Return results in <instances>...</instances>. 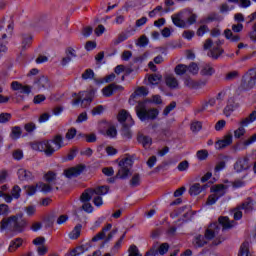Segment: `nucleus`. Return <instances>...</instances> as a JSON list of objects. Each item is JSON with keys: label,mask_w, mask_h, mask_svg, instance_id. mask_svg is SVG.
Returning <instances> with one entry per match:
<instances>
[{"label": "nucleus", "mask_w": 256, "mask_h": 256, "mask_svg": "<svg viewBox=\"0 0 256 256\" xmlns=\"http://www.w3.org/2000/svg\"><path fill=\"white\" fill-rule=\"evenodd\" d=\"M11 121V113H1L0 123H9Z\"/></svg>", "instance_id": "62"}, {"label": "nucleus", "mask_w": 256, "mask_h": 256, "mask_svg": "<svg viewBox=\"0 0 256 256\" xmlns=\"http://www.w3.org/2000/svg\"><path fill=\"white\" fill-rule=\"evenodd\" d=\"M65 55L66 56L63 57L61 60L62 67H67V65H69V63H71V61H73L75 57H77V54L75 53V49H73L72 47H68L65 50Z\"/></svg>", "instance_id": "12"}, {"label": "nucleus", "mask_w": 256, "mask_h": 256, "mask_svg": "<svg viewBox=\"0 0 256 256\" xmlns=\"http://www.w3.org/2000/svg\"><path fill=\"white\" fill-rule=\"evenodd\" d=\"M55 221H57V214L55 212H52L45 220V227H53Z\"/></svg>", "instance_id": "33"}, {"label": "nucleus", "mask_w": 256, "mask_h": 256, "mask_svg": "<svg viewBox=\"0 0 256 256\" xmlns=\"http://www.w3.org/2000/svg\"><path fill=\"white\" fill-rule=\"evenodd\" d=\"M144 101H146V105H147V103H155V105H161V103H163V100L161 99L160 95H154L152 97V100L151 99H146Z\"/></svg>", "instance_id": "53"}, {"label": "nucleus", "mask_w": 256, "mask_h": 256, "mask_svg": "<svg viewBox=\"0 0 256 256\" xmlns=\"http://www.w3.org/2000/svg\"><path fill=\"white\" fill-rule=\"evenodd\" d=\"M63 145V135L57 134L51 140H45L42 142H35L32 144V149L34 151H40L46 155V157H53L55 151L62 149Z\"/></svg>", "instance_id": "2"}, {"label": "nucleus", "mask_w": 256, "mask_h": 256, "mask_svg": "<svg viewBox=\"0 0 256 256\" xmlns=\"http://www.w3.org/2000/svg\"><path fill=\"white\" fill-rule=\"evenodd\" d=\"M83 171H85V165H78V166L69 168L68 170H65L64 175L68 179H71V177H79V175H81Z\"/></svg>", "instance_id": "11"}, {"label": "nucleus", "mask_w": 256, "mask_h": 256, "mask_svg": "<svg viewBox=\"0 0 256 256\" xmlns=\"http://www.w3.org/2000/svg\"><path fill=\"white\" fill-rule=\"evenodd\" d=\"M256 85V69H250L241 80L240 89L249 91Z\"/></svg>", "instance_id": "7"}, {"label": "nucleus", "mask_w": 256, "mask_h": 256, "mask_svg": "<svg viewBox=\"0 0 256 256\" xmlns=\"http://www.w3.org/2000/svg\"><path fill=\"white\" fill-rule=\"evenodd\" d=\"M192 243H193V246L195 247V249H199V248L205 247V245H207V240L205 239V236L199 234V235L195 236Z\"/></svg>", "instance_id": "22"}, {"label": "nucleus", "mask_w": 256, "mask_h": 256, "mask_svg": "<svg viewBox=\"0 0 256 256\" xmlns=\"http://www.w3.org/2000/svg\"><path fill=\"white\" fill-rule=\"evenodd\" d=\"M35 83L39 90L51 89V82L49 81V78L45 76L40 77Z\"/></svg>", "instance_id": "19"}, {"label": "nucleus", "mask_w": 256, "mask_h": 256, "mask_svg": "<svg viewBox=\"0 0 256 256\" xmlns=\"http://www.w3.org/2000/svg\"><path fill=\"white\" fill-rule=\"evenodd\" d=\"M81 229H83V225L77 224L69 233L70 239H79V237H81Z\"/></svg>", "instance_id": "32"}, {"label": "nucleus", "mask_w": 256, "mask_h": 256, "mask_svg": "<svg viewBox=\"0 0 256 256\" xmlns=\"http://www.w3.org/2000/svg\"><path fill=\"white\" fill-rule=\"evenodd\" d=\"M255 120H256V111L254 110L252 113L249 114L248 117L240 121V125H242V127H248L250 123H253V121Z\"/></svg>", "instance_id": "26"}, {"label": "nucleus", "mask_w": 256, "mask_h": 256, "mask_svg": "<svg viewBox=\"0 0 256 256\" xmlns=\"http://www.w3.org/2000/svg\"><path fill=\"white\" fill-rule=\"evenodd\" d=\"M207 21H223V17L215 12L208 15Z\"/></svg>", "instance_id": "59"}, {"label": "nucleus", "mask_w": 256, "mask_h": 256, "mask_svg": "<svg viewBox=\"0 0 256 256\" xmlns=\"http://www.w3.org/2000/svg\"><path fill=\"white\" fill-rule=\"evenodd\" d=\"M177 107V102L173 101L171 102L168 106L165 107V109L163 110V115L165 117H167V115H169V113H171V111H173V109H175Z\"/></svg>", "instance_id": "52"}, {"label": "nucleus", "mask_w": 256, "mask_h": 256, "mask_svg": "<svg viewBox=\"0 0 256 256\" xmlns=\"http://www.w3.org/2000/svg\"><path fill=\"white\" fill-rule=\"evenodd\" d=\"M137 95H143V97H146V95H149V90H147V88H145L144 86L139 87L132 95L131 98L135 99V97H137Z\"/></svg>", "instance_id": "40"}, {"label": "nucleus", "mask_w": 256, "mask_h": 256, "mask_svg": "<svg viewBox=\"0 0 256 256\" xmlns=\"http://www.w3.org/2000/svg\"><path fill=\"white\" fill-rule=\"evenodd\" d=\"M82 79L84 81H87V79H95V72L93 71V69L91 68L86 69L82 74Z\"/></svg>", "instance_id": "45"}, {"label": "nucleus", "mask_w": 256, "mask_h": 256, "mask_svg": "<svg viewBox=\"0 0 256 256\" xmlns=\"http://www.w3.org/2000/svg\"><path fill=\"white\" fill-rule=\"evenodd\" d=\"M205 189H207V185H203L201 186V184L199 183H195L194 185H192L189 189V193L191 196H197L199 195L202 191H205Z\"/></svg>", "instance_id": "21"}, {"label": "nucleus", "mask_w": 256, "mask_h": 256, "mask_svg": "<svg viewBox=\"0 0 256 256\" xmlns=\"http://www.w3.org/2000/svg\"><path fill=\"white\" fill-rule=\"evenodd\" d=\"M139 185H141V175H139V173H136L130 180V186L139 187Z\"/></svg>", "instance_id": "43"}, {"label": "nucleus", "mask_w": 256, "mask_h": 256, "mask_svg": "<svg viewBox=\"0 0 256 256\" xmlns=\"http://www.w3.org/2000/svg\"><path fill=\"white\" fill-rule=\"evenodd\" d=\"M28 226L29 222L23 217V213L3 218L0 221V231L9 229L12 233H24Z\"/></svg>", "instance_id": "3"}, {"label": "nucleus", "mask_w": 256, "mask_h": 256, "mask_svg": "<svg viewBox=\"0 0 256 256\" xmlns=\"http://www.w3.org/2000/svg\"><path fill=\"white\" fill-rule=\"evenodd\" d=\"M201 129H203V124L201 122L196 121L191 124V131H193V133H199Z\"/></svg>", "instance_id": "54"}, {"label": "nucleus", "mask_w": 256, "mask_h": 256, "mask_svg": "<svg viewBox=\"0 0 256 256\" xmlns=\"http://www.w3.org/2000/svg\"><path fill=\"white\" fill-rule=\"evenodd\" d=\"M238 256H249V243L247 241L241 244Z\"/></svg>", "instance_id": "37"}, {"label": "nucleus", "mask_w": 256, "mask_h": 256, "mask_svg": "<svg viewBox=\"0 0 256 256\" xmlns=\"http://www.w3.org/2000/svg\"><path fill=\"white\" fill-rule=\"evenodd\" d=\"M157 250V255H165L169 251V243H162Z\"/></svg>", "instance_id": "51"}, {"label": "nucleus", "mask_w": 256, "mask_h": 256, "mask_svg": "<svg viewBox=\"0 0 256 256\" xmlns=\"http://www.w3.org/2000/svg\"><path fill=\"white\" fill-rule=\"evenodd\" d=\"M161 79H163L161 74H151L148 77V81L151 83V85H159V83H161Z\"/></svg>", "instance_id": "35"}, {"label": "nucleus", "mask_w": 256, "mask_h": 256, "mask_svg": "<svg viewBox=\"0 0 256 256\" xmlns=\"http://www.w3.org/2000/svg\"><path fill=\"white\" fill-rule=\"evenodd\" d=\"M233 143V134L228 133L226 134L223 139L218 140L215 142V149L218 151H221V149H225L226 147H229Z\"/></svg>", "instance_id": "9"}, {"label": "nucleus", "mask_w": 256, "mask_h": 256, "mask_svg": "<svg viewBox=\"0 0 256 256\" xmlns=\"http://www.w3.org/2000/svg\"><path fill=\"white\" fill-rule=\"evenodd\" d=\"M202 77H211L215 75V68L209 64H204L200 70Z\"/></svg>", "instance_id": "20"}, {"label": "nucleus", "mask_w": 256, "mask_h": 256, "mask_svg": "<svg viewBox=\"0 0 256 256\" xmlns=\"http://www.w3.org/2000/svg\"><path fill=\"white\" fill-rule=\"evenodd\" d=\"M133 125H135V122H131L129 124H123L122 135L123 137H125V139H131V137H133L130 130V128L133 127Z\"/></svg>", "instance_id": "27"}, {"label": "nucleus", "mask_w": 256, "mask_h": 256, "mask_svg": "<svg viewBox=\"0 0 256 256\" xmlns=\"http://www.w3.org/2000/svg\"><path fill=\"white\" fill-rule=\"evenodd\" d=\"M178 171H187L189 169V161L184 160L180 162L177 166Z\"/></svg>", "instance_id": "63"}, {"label": "nucleus", "mask_w": 256, "mask_h": 256, "mask_svg": "<svg viewBox=\"0 0 256 256\" xmlns=\"http://www.w3.org/2000/svg\"><path fill=\"white\" fill-rule=\"evenodd\" d=\"M234 169L236 173H243V171H249V169H251V163H249V157L239 158L234 164Z\"/></svg>", "instance_id": "8"}, {"label": "nucleus", "mask_w": 256, "mask_h": 256, "mask_svg": "<svg viewBox=\"0 0 256 256\" xmlns=\"http://www.w3.org/2000/svg\"><path fill=\"white\" fill-rule=\"evenodd\" d=\"M11 89H13V91H20V93H24L26 95H29V93H31V86L29 85L23 86V84L17 81H14L11 83Z\"/></svg>", "instance_id": "15"}, {"label": "nucleus", "mask_w": 256, "mask_h": 256, "mask_svg": "<svg viewBox=\"0 0 256 256\" xmlns=\"http://www.w3.org/2000/svg\"><path fill=\"white\" fill-rule=\"evenodd\" d=\"M224 36L229 41H232V43H237V42L241 41V37H239V35L233 34V31H231V29L224 30Z\"/></svg>", "instance_id": "28"}, {"label": "nucleus", "mask_w": 256, "mask_h": 256, "mask_svg": "<svg viewBox=\"0 0 256 256\" xmlns=\"http://www.w3.org/2000/svg\"><path fill=\"white\" fill-rule=\"evenodd\" d=\"M196 157L198 161H206V159L209 157V151L206 149H202L196 152Z\"/></svg>", "instance_id": "42"}, {"label": "nucleus", "mask_w": 256, "mask_h": 256, "mask_svg": "<svg viewBox=\"0 0 256 256\" xmlns=\"http://www.w3.org/2000/svg\"><path fill=\"white\" fill-rule=\"evenodd\" d=\"M225 189H227V186L224 184H217L210 188L211 193L217 198L221 199V197L225 196Z\"/></svg>", "instance_id": "14"}, {"label": "nucleus", "mask_w": 256, "mask_h": 256, "mask_svg": "<svg viewBox=\"0 0 256 256\" xmlns=\"http://www.w3.org/2000/svg\"><path fill=\"white\" fill-rule=\"evenodd\" d=\"M187 71H189V73H192V75H197V73H199V66L197 65V63L192 62L189 64V66H187Z\"/></svg>", "instance_id": "48"}, {"label": "nucleus", "mask_w": 256, "mask_h": 256, "mask_svg": "<svg viewBox=\"0 0 256 256\" xmlns=\"http://www.w3.org/2000/svg\"><path fill=\"white\" fill-rule=\"evenodd\" d=\"M238 209H241L242 211H244V213H252L253 199H251V197H248L240 206H238Z\"/></svg>", "instance_id": "16"}, {"label": "nucleus", "mask_w": 256, "mask_h": 256, "mask_svg": "<svg viewBox=\"0 0 256 256\" xmlns=\"http://www.w3.org/2000/svg\"><path fill=\"white\" fill-rule=\"evenodd\" d=\"M136 45L138 47H147V45H149V38H147L145 35L140 36L136 42Z\"/></svg>", "instance_id": "46"}, {"label": "nucleus", "mask_w": 256, "mask_h": 256, "mask_svg": "<svg viewBox=\"0 0 256 256\" xmlns=\"http://www.w3.org/2000/svg\"><path fill=\"white\" fill-rule=\"evenodd\" d=\"M225 52V50H223L220 47H214L213 49L208 51V57H211V59L217 60L219 57H221V55H223V53Z\"/></svg>", "instance_id": "23"}, {"label": "nucleus", "mask_w": 256, "mask_h": 256, "mask_svg": "<svg viewBox=\"0 0 256 256\" xmlns=\"http://www.w3.org/2000/svg\"><path fill=\"white\" fill-rule=\"evenodd\" d=\"M119 170L116 173L117 179H127L131 175V168L133 167V157L126 154V157L122 159L119 163Z\"/></svg>", "instance_id": "5"}, {"label": "nucleus", "mask_w": 256, "mask_h": 256, "mask_svg": "<svg viewBox=\"0 0 256 256\" xmlns=\"http://www.w3.org/2000/svg\"><path fill=\"white\" fill-rule=\"evenodd\" d=\"M136 115L140 121H155L159 117V109L147 108V101H140L135 107Z\"/></svg>", "instance_id": "4"}, {"label": "nucleus", "mask_w": 256, "mask_h": 256, "mask_svg": "<svg viewBox=\"0 0 256 256\" xmlns=\"http://www.w3.org/2000/svg\"><path fill=\"white\" fill-rule=\"evenodd\" d=\"M33 177V174H31L30 171H27L25 169H19L18 170V178L20 181H29Z\"/></svg>", "instance_id": "29"}, {"label": "nucleus", "mask_w": 256, "mask_h": 256, "mask_svg": "<svg viewBox=\"0 0 256 256\" xmlns=\"http://www.w3.org/2000/svg\"><path fill=\"white\" fill-rule=\"evenodd\" d=\"M33 43V36L31 34H22V49H29Z\"/></svg>", "instance_id": "25"}, {"label": "nucleus", "mask_w": 256, "mask_h": 256, "mask_svg": "<svg viewBox=\"0 0 256 256\" xmlns=\"http://www.w3.org/2000/svg\"><path fill=\"white\" fill-rule=\"evenodd\" d=\"M23 132L21 131V127L19 126H14L12 127V131L10 134L11 139H13L14 141H17V139H19L21 137V134Z\"/></svg>", "instance_id": "34"}, {"label": "nucleus", "mask_w": 256, "mask_h": 256, "mask_svg": "<svg viewBox=\"0 0 256 256\" xmlns=\"http://www.w3.org/2000/svg\"><path fill=\"white\" fill-rule=\"evenodd\" d=\"M128 256H143L141 252H139V248H137L135 245H131L128 249Z\"/></svg>", "instance_id": "50"}, {"label": "nucleus", "mask_w": 256, "mask_h": 256, "mask_svg": "<svg viewBox=\"0 0 256 256\" xmlns=\"http://www.w3.org/2000/svg\"><path fill=\"white\" fill-rule=\"evenodd\" d=\"M239 77L238 71H232L226 74V81H234V79H237Z\"/></svg>", "instance_id": "64"}, {"label": "nucleus", "mask_w": 256, "mask_h": 256, "mask_svg": "<svg viewBox=\"0 0 256 256\" xmlns=\"http://www.w3.org/2000/svg\"><path fill=\"white\" fill-rule=\"evenodd\" d=\"M138 141L143 145V147H147L148 145H151V137L149 136H140L138 138Z\"/></svg>", "instance_id": "55"}, {"label": "nucleus", "mask_w": 256, "mask_h": 256, "mask_svg": "<svg viewBox=\"0 0 256 256\" xmlns=\"http://www.w3.org/2000/svg\"><path fill=\"white\" fill-rule=\"evenodd\" d=\"M206 33H209V27L207 25H202L198 28L196 35H198V37H203Z\"/></svg>", "instance_id": "57"}, {"label": "nucleus", "mask_w": 256, "mask_h": 256, "mask_svg": "<svg viewBox=\"0 0 256 256\" xmlns=\"http://www.w3.org/2000/svg\"><path fill=\"white\" fill-rule=\"evenodd\" d=\"M176 75H185L187 73V65L178 64L174 69Z\"/></svg>", "instance_id": "47"}, {"label": "nucleus", "mask_w": 256, "mask_h": 256, "mask_svg": "<svg viewBox=\"0 0 256 256\" xmlns=\"http://www.w3.org/2000/svg\"><path fill=\"white\" fill-rule=\"evenodd\" d=\"M129 39V35L127 33H121L114 41V45H119V43H123V41H127Z\"/></svg>", "instance_id": "58"}, {"label": "nucleus", "mask_w": 256, "mask_h": 256, "mask_svg": "<svg viewBox=\"0 0 256 256\" xmlns=\"http://www.w3.org/2000/svg\"><path fill=\"white\" fill-rule=\"evenodd\" d=\"M36 187L40 189L43 193H51V191H53V187H51V184H45L43 182L38 183Z\"/></svg>", "instance_id": "41"}, {"label": "nucleus", "mask_w": 256, "mask_h": 256, "mask_svg": "<svg viewBox=\"0 0 256 256\" xmlns=\"http://www.w3.org/2000/svg\"><path fill=\"white\" fill-rule=\"evenodd\" d=\"M11 195L14 197V199H19L21 197V188L15 185L12 188Z\"/></svg>", "instance_id": "60"}, {"label": "nucleus", "mask_w": 256, "mask_h": 256, "mask_svg": "<svg viewBox=\"0 0 256 256\" xmlns=\"http://www.w3.org/2000/svg\"><path fill=\"white\" fill-rule=\"evenodd\" d=\"M83 253H85V247L78 246L72 249L69 253H67L66 256H79V255H83Z\"/></svg>", "instance_id": "38"}, {"label": "nucleus", "mask_w": 256, "mask_h": 256, "mask_svg": "<svg viewBox=\"0 0 256 256\" xmlns=\"http://www.w3.org/2000/svg\"><path fill=\"white\" fill-rule=\"evenodd\" d=\"M94 195H98L101 197V195H107L109 193V186H97L95 188H92Z\"/></svg>", "instance_id": "30"}, {"label": "nucleus", "mask_w": 256, "mask_h": 256, "mask_svg": "<svg viewBox=\"0 0 256 256\" xmlns=\"http://www.w3.org/2000/svg\"><path fill=\"white\" fill-rule=\"evenodd\" d=\"M80 136L85 137L87 143H95L97 141V135L95 133L80 134Z\"/></svg>", "instance_id": "49"}, {"label": "nucleus", "mask_w": 256, "mask_h": 256, "mask_svg": "<svg viewBox=\"0 0 256 256\" xmlns=\"http://www.w3.org/2000/svg\"><path fill=\"white\" fill-rule=\"evenodd\" d=\"M72 97H77L72 101V105H79V103H81V107L86 109V107H89V105L93 103V97H95V93L93 91H83L79 94L73 93Z\"/></svg>", "instance_id": "6"}, {"label": "nucleus", "mask_w": 256, "mask_h": 256, "mask_svg": "<svg viewBox=\"0 0 256 256\" xmlns=\"http://www.w3.org/2000/svg\"><path fill=\"white\" fill-rule=\"evenodd\" d=\"M245 133H246L245 126L241 125L237 130L234 131V137L236 139H240V137H243Z\"/></svg>", "instance_id": "56"}, {"label": "nucleus", "mask_w": 256, "mask_h": 256, "mask_svg": "<svg viewBox=\"0 0 256 256\" xmlns=\"http://www.w3.org/2000/svg\"><path fill=\"white\" fill-rule=\"evenodd\" d=\"M184 17H188L187 22L189 25L197 23V14L191 13V11H183Z\"/></svg>", "instance_id": "36"}, {"label": "nucleus", "mask_w": 256, "mask_h": 256, "mask_svg": "<svg viewBox=\"0 0 256 256\" xmlns=\"http://www.w3.org/2000/svg\"><path fill=\"white\" fill-rule=\"evenodd\" d=\"M118 121L119 123H122V125H125V121H128V123H134L133 118H131V115L127 110H121L118 114Z\"/></svg>", "instance_id": "18"}, {"label": "nucleus", "mask_w": 256, "mask_h": 256, "mask_svg": "<svg viewBox=\"0 0 256 256\" xmlns=\"http://www.w3.org/2000/svg\"><path fill=\"white\" fill-rule=\"evenodd\" d=\"M233 223L235 221H229V217L227 216H220L218 218V222H214L210 224L207 229L205 230L204 237L207 241H213L212 245H221L225 239L219 235L221 233V227L222 231H225L227 229H232Z\"/></svg>", "instance_id": "1"}, {"label": "nucleus", "mask_w": 256, "mask_h": 256, "mask_svg": "<svg viewBox=\"0 0 256 256\" xmlns=\"http://www.w3.org/2000/svg\"><path fill=\"white\" fill-rule=\"evenodd\" d=\"M184 85L188 89H197V81L193 80L191 77L184 78Z\"/></svg>", "instance_id": "39"}, {"label": "nucleus", "mask_w": 256, "mask_h": 256, "mask_svg": "<svg viewBox=\"0 0 256 256\" xmlns=\"http://www.w3.org/2000/svg\"><path fill=\"white\" fill-rule=\"evenodd\" d=\"M23 245V238H16L10 242V245L8 247L9 253H14L16 249H19Z\"/></svg>", "instance_id": "24"}, {"label": "nucleus", "mask_w": 256, "mask_h": 256, "mask_svg": "<svg viewBox=\"0 0 256 256\" xmlns=\"http://www.w3.org/2000/svg\"><path fill=\"white\" fill-rule=\"evenodd\" d=\"M95 197V194L93 192V188H87L84 190V192L80 196L81 203H89L91 199Z\"/></svg>", "instance_id": "17"}, {"label": "nucleus", "mask_w": 256, "mask_h": 256, "mask_svg": "<svg viewBox=\"0 0 256 256\" xmlns=\"http://www.w3.org/2000/svg\"><path fill=\"white\" fill-rule=\"evenodd\" d=\"M183 19H185V12L183 11L172 15V23L176 27H180V29H185V27L187 26V23Z\"/></svg>", "instance_id": "13"}, {"label": "nucleus", "mask_w": 256, "mask_h": 256, "mask_svg": "<svg viewBox=\"0 0 256 256\" xmlns=\"http://www.w3.org/2000/svg\"><path fill=\"white\" fill-rule=\"evenodd\" d=\"M75 135H77V129L76 128H70L68 132L66 133L65 137L70 141L71 139H75Z\"/></svg>", "instance_id": "61"}, {"label": "nucleus", "mask_w": 256, "mask_h": 256, "mask_svg": "<svg viewBox=\"0 0 256 256\" xmlns=\"http://www.w3.org/2000/svg\"><path fill=\"white\" fill-rule=\"evenodd\" d=\"M44 178L45 181L49 184L55 183V181L57 180V174L53 171H49L47 174H45Z\"/></svg>", "instance_id": "44"}, {"label": "nucleus", "mask_w": 256, "mask_h": 256, "mask_svg": "<svg viewBox=\"0 0 256 256\" xmlns=\"http://www.w3.org/2000/svg\"><path fill=\"white\" fill-rule=\"evenodd\" d=\"M166 85L170 89H177L179 87V81L175 76H168L166 77Z\"/></svg>", "instance_id": "31"}, {"label": "nucleus", "mask_w": 256, "mask_h": 256, "mask_svg": "<svg viewBox=\"0 0 256 256\" xmlns=\"http://www.w3.org/2000/svg\"><path fill=\"white\" fill-rule=\"evenodd\" d=\"M125 88H123V86L121 85H117L116 83H112L106 87H104L102 89V93L104 95V97H112V95L116 92V91H123Z\"/></svg>", "instance_id": "10"}]
</instances>
